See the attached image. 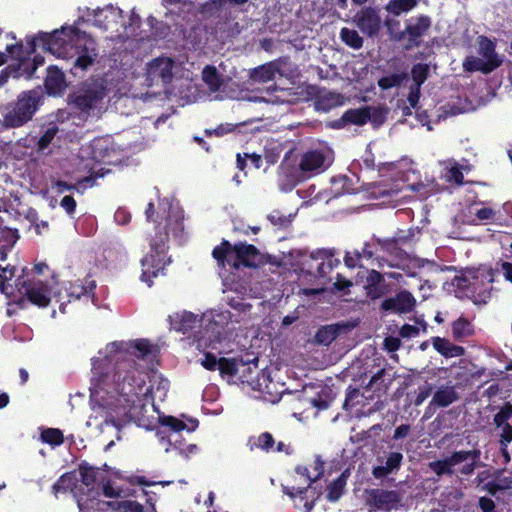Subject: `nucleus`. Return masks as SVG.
I'll list each match as a JSON object with an SVG mask.
<instances>
[{"mask_svg":"<svg viewBox=\"0 0 512 512\" xmlns=\"http://www.w3.org/2000/svg\"><path fill=\"white\" fill-rule=\"evenodd\" d=\"M155 357V346L145 339L111 342L98 352L92 359V412L87 427H95L104 433L105 427L112 426L120 440V431L126 424L131 421L138 425L145 423L147 404L158 411L155 400H165L169 381L162 374L152 372L150 386L145 387V369Z\"/></svg>","mask_w":512,"mask_h":512,"instance_id":"obj_1","label":"nucleus"},{"mask_svg":"<svg viewBox=\"0 0 512 512\" xmlns=\"http://www.w3.org/2000/svg\"><path fill=\"white\" fill-rule=\"evenodd\" d=\"M36 47H41L57 58L74 60L70 68L72 74L85 71L97 58L96 43L87 33L74 26H62L52 33L39 32L27 40V48L21 43L7 45L6 50L17 62L16 77L30 78L38 66L44 63L42 56L30 58Z\"/></svg>","mask_w":512,"mask_h":512,"instance_id":"obj_2","label":"nucleus"},{"mask_svg":"<svg viewBox=\"0 0 512 512\" xmlns=\"http://www.w3.org/2000/svg\"><path fill=\"white\" fill-rule=\"evenodd\" d=\"M232 320L228 311L209 310L201 315L189 311L176 312L169 316L171 327L186 333L196 327H203L205 334L197 340L199 349H216L223 338V327Z\"/></svg>","mask_w":512,"mask_h":512,"instance_id":"obj_3","label":"nucleus"},{"mask_svg":"<svg viewBox=\"0 0 512 512\" xmlns=\"http://www.w3.org/2000/svg\"><path fill=\"white\" fill-rule=\"evenodd\" d=\"M378 171L383 180L370 184L368 188L375 197L393 196L404 189L417 192L423 198L429 194L421 182H411L416 176V171L409 159L380 164Z\"/></svg>","mask_w":512,"mask_h":512,"instance_id":"obj_4","label":"nucleus"},{"mask_svg":"<svg viewBox=\"0 0 512 512\" xmlns=\"http://www.w3.org/2000/svg\"><path fill=\"white\" fill-rule=\"evenodd\" d=\"M14 267L1 268L0 290L9 298V305L16 304L24 308L27 303H32L39 307H45L51 300V288L39 279H31L17 283L18 295L12 291V286L8 284L14 276Z\"/></svg>","mask_w":512,"mask_h":512,"instance_id":"obj_5","label":"nucleus"},{"mask_svg":"<svg viewBox=\"0 0 512 512\" xmlns=\"http://www.w3.org/2000/svg\"><path fill=\"white\" fill-rule=\"evenodd\" d=\"M159 422L161 426L157 430L156 436L165 452L175 450L184 456L196 452L197 446L195 444L184 445L180 432L184 430L193 432L198 426L197 420L188 419L185 422L183 419L173 416H159Z\"/></svg>","mask_w":512,"mask_h":512,"instance_id":"obj_6","label":"nucleus"},{"mask_svg":"<svg viewBox=\"0 0 512 512\" xmlns=\"http://www.w3.org/2000/svg\"><path fill=\"white\" fill-rule=\"evenodd\" d=\"M493 273L491 269L481 266L466 269L457 278V287L476 304H485L491 296Z\"/></svg>","mask_w":512,"mask_h":512,"instance_id":"obj_7","label":"nucleus"},{"mask_svg":"<svg viewBox=\"0 0 512 512\" xmlns=\"http://www.w3.org/2000/svg\"><path fill=\"white\" fill-rule=\"evenodd\" d=\"M40 104V92L29 90L22 92L17 100L2 110L3 124L6 127H21L30 121Z\"/></svg>","mask_w":512,"mask_h":512,"instance_id":"obj_8","label":"nucleus"},{"mask_svg":"<svg viewBox=\"0 0 512 512\" xmlns=\"http://www.w3.org/2000/svg\"><path fill=\"white\" fill-rule=\"evenodd\" d=\"M212 255L219 265L225 266V262H227L235 269L240 266L254 267L259 261L257 248L242 242L232 246L228 241H223L221 245L213 249Z\"/></svg>","mask_w":512,"mask_h":512,"instance_id":"obj_9","label":"nucleus"},{"mask_svg":"<svg viewBox=\"0 0 512 512\" xmlns=\"http://www.w3.org/2000/svg\"><path fill=\"white\" fill-rule=\"evenodd\" d=\"M298 75L296 66L287 58H279L250 70L249 77L253 82L267 83L277 76L292 79Z\"/></svg>","mask_w":512,"mask_h":512,"instance_id":"obj_10","label":"nucleus"},{"mask_svg":"<svg viewBox=\"0 0 512 512\" xmlns=\"http://www.w3.org/2000/svg\"><path fill=\"white\" fill-rule=\"evenodd\" d=\"M146 77L151 84L159 81L169 84L175 77L189 78V71H182L172 58L161 56L147 63Z\"/></svg>","mask_w":512,"mask_h":512,"instance_id":"obj_11","label":"nucleus"},{"mask_svg":"<svg viewBox=\"0 0 512 512\" xmlns=\"http://www.w3.org/2000/svg\"><path fill=\"white\" fill-rule=\"evenodd\" d=\"M168 263L169 259L166 256V238L161 236L159 241H153L151 243V253L147 254L141 261V281L151 287L152 278L157 277Z\"/></svg>","mask_w":512,"mask_h":512,"instance_id":"obj_12","label":"nucleus"},{"mask_svg":"<svg viewBox=\"0 0 512 512\" xmlns=\"http://www.w3.org/2000/svg\"><path fill=\"white\" fill-rule=\"evenodd\" d=\"M295 471L299 478L304 480L306 487L283 486V492L294 500L297 507H303L304 512H310L317 498L315 490L310 487L315 482L311 478V469L306 466H298Z\"/></svg>","mask_w":512,"mask_h":512,"instance_id":"obj_13","label":"nucleus"},{"mask_svg":"<svg viewBox=\"0 0 512 512\" xmlns=\"http://www.w3.org/2000/svg\"><path fill=\"white\" fill-rule=\"evenodd\" d=\"M333 161V150L327 145H319L301 156L299 168L309 176L317 175L327 170Z\"/></svg>","mask_w":512,"mask_h":512,"instance_id":"obj_14","label":"nucleus"},{"mask_svg":"<svg viewBox=\"0 0 512 512\" xmlns=\"http://www.w3.org/2000/svg\"><path fill=\"white\" fill-rule=\"evenodd\" d=\"M122 19V10L120 8L108 5L102 9L90 10L85 8V13L80 15L74 23V27L84 22H91L94 26L108 30L116 27Z\"/></svg>","mask_w":512,"mask_h":512,"instance_id":"obj_15","label":"nucleus"},{"mask_svg":"<svg viewBox=\"0 0 512 512\" xmlns=\"http://www.w3.org/2000/svg\"><path fill=\"white\" fill-rule=\"evenodd\" d=\"M251 390L258 393L255 395L264 401L276 403L280 400L282 390L277 382L271 379L270 373L267 370H257L253 379L249 381L248 385Z\"/></svg>","mask_w":512,"mask_h":512,"instance_id":"obj_16","label":"nucleus"},{"mask_svg":"<svg viewBox=\"0 0 512 512\" xmlns=\"http://www.w3.org/2000/svg\"><path fill=\"white\" fill-rule=\"evenodd\" d=\"M367 504L374 511L390 512L402 507V496L396 490L373 489Z\"/></svg>","mask_w":512,"mask_h":512,"instance_id":"obj_17","label":"nucleus"},{"mask_svg":"<svg viewBox=\"0 0 512 512\" xmlns=\"http://www.w3.org/2000/svg\"><path fill=\"white\" fill-rule=\"evenodd\" d=\"M106 91L101 84H91L79 90L74 96V103L83 110L89 111L101 107Z\"/></svg>","mask_w":512,"mask_h":512,"instance_id":"obj_18","label":"nucleus"},{"mask_svg":"<svg viewBox=\"0 0 512 512\" xmlns=\"http://www.w3.org/2000/svg\"><path fill=\"white\" fill-rule=\"evenodd\" d=\"M91 158L96 163L116 165L120 162L116 145L109 139H96L90 144Z\"/></svg>","mask_w":512,"mask_h":512,"instance_id":"obj_19","label":"nucleus"},{"mask_svg":"<svg viewBox=\"0 0 512 512\" xmlns=\"http://www.w3.org/2000/svg\"><path fill=\"white\" fill-rule=\"evenodd\" d=\"M479 451H457L451 456L442 460L429 463V468L437 474V476L450 475L454 471V467L462 462L467 461L470 457L476 460L479 457Z\"/></svg>","mask_w":512,"mask_h":512,"instance_id":"obj_20","label":"nucleus"},{"mask_svg":"<svg viewBox=\"0 0 512 512\" xmlns=\"http://www.w3.org/2000/svg\"><path fill=\"white\" fill-rule=\"evenodd\" d=\"M494 424L498 431L499 443L512 442V404L504 405L494 416Z\"/></svg>","mask_w":512,"mask_h":512,"instance_id":"obj_21","label":"nucleus"},{"mask_svg":"<svg viewBox=\"0 0 512 512\" xmlns=\"http://www.w3.org/2000/svg\"><path fill=\"white\" fill-rule=\"evenodd\" d=\"M403 458L404 456L401 452H390L385 458H378V465L373 467L372 475L376 479H383L390 474L398 472Z\"/></svg>","mask_w":512,"mask_h":512,"instance_id":"obj_22","label":"nucleus"},{"mask_svg":"<svg viewBox=\"0 0 512 512\" xmlns=\"http://www.w3.org/2000/svg\"><path fill=\"white\" fill-rule=\"evenodd\" d=\"M354 22L368 36L377 34L381 25V19L377 11L371 8L363 9L357 13L354 17Z\"/></svg>","mask_w":512,"mask_h":512,"instance_id":"obj_23","label":"nucleus"},{"mask_svg":"<svg viewBox=\"0 0 512 512\" xmlns=\"http://www.w3.org/2000/svg\"><path fill=\"white\" fill-rule=\"evenodd\" d=\"M415 303L416 300L410 292L401 291L395 297L385 299L381 304V308L385 311L407 313L414 308Z\"/></svg>","mask_w":512,"mask_h":512,"instance_id":"obj_24","label":"nucleus"},{"mask_svg":"<svg viewBox=\"0 0 512 512\" xmlns=\"http://www.w3.org/2000/svg\"><path fill=\"white\" fill-rule=\"evenodd\" d=\"M458 398L459 396L454 386L441 385L433 393L428 409L447 407L457 401Z\"/></svg>","mask_w":512,"mask_h":512,"instance_id":"obj_25","label":"nucleus"},{"mask_svg":"<svg viewBox=\"0 0 512 512\" xmlns=\"http://www.w3.org/2000/svg\"><path fill=\"white\" fill-rule=\"evenodd\" d=\"M430 25L431 22L427 16L412 17L407 20L404 33L411 42L418 44V40L429 29Z\"/></svg>","mask_w":512,"mask_h":512,"instance_id":"obj_26","label":"nucleus"},{"mask_svg":"<svg viewBox=\"0 0 512 512\" xmlns=\"http://www.w3.org/2000/svg\"><path fill=\"white\" fill-rule=\"evenodd\" d=\"M160 207L163 210H166V208L169 209V215L167 219L169 229L174 235H178L183 230V211L177 205H173L167 199L160 203Z\"/></svg>","mask_w":512,"mask_h":512,"instance_id":"obj_27","label":"nucleus"},{"mask_svg":"<svg viewBox=\"0 0 512 512\" xmlns=\"http://www.w3.org/2000/svg\"><path fill=\"white\" fill-rule=\"evenodd\" d=\"M344 104V97L336 92L324 91L318 94L315 100V108L318 111L328 112L329 110Z\"/></svg>","mask_w":512,"mask_h":512,"instance_id":"obj_28","label":"nucleus"},{"mask_svg":"<svg viewBox=\"0 0 512 512\" xmlns=\"http://www.w3.org/2000/svg\"><path fill=\"white\" fill-rule=\"evenodd\" d=\"M65 77L61 70L51 66L48 68L47 77L45 79V87L49 94H60L65 88Z\"/></svg>","mask_w":512,"mask_h":512,"instance_id":"obj_29","label":"nucleus"},{"mask_svg":"<svg viewBox=\"0 0 512 512\" xmlns=\"http://www.w3.org/2000/svg\"><path fill=\"white\" fill-rule=\"evenodd\" d=\"M431 341L434 349L446 358L460 357L465 353L462 346L454 345L448 339L433 337Z\"/></svg>","mask_w":512,"mask_h":512,"instance_id":"obj_30","label":"nucleus"},{"mask_svg":"<svg viewBox=\"0 0 512 512\" xmlns=\"http://www.w3.org/2000/svg\"><path fill=\"white\" fill-rule=\"evenodd\" d=\"M478 45V53L480 55L479 57L485 59V61L492 62L494 68H497L501 65L502 60L495 52V45L491 40L481 36L479 37Z\"/></svg>","mask_w":512,"mask_h":512,"instance_id":"obj_31","label":"nucleus"},{"mask_svg":"<svg viewBox=\"0 0 512 512\" xmlns=\"http://www.w3.org/2000/svg\"><path fill=\"white\" fill-rule=\"evenodd\" d=\"M58 131V126L55 123H49L47 126H44L42 135L35 142L37 151L40 153L50 152L49 147L51 144H54Z\"/></svg>","mask_w":512,"mask_h":512,"instance_id":"obj_32","label":"nucleus"},{"mask_svg":"<svg viewBox=\"0 0 512 512\" xmlns=\"http://www.w3.org/2000/svg\"><path fill=\"white\" fill-rule=\"evenodd\" d=\"M370 111L371 109L369 107L350 109L342 115L340 122H342L343 125L348 123L355 125H364L370 120Z\"/></svg>","mask_w":512,"mask_h":512,"instance_id":"obj_33","label":"nucleus"},{"mask_svg":"<svg viewBox=\"0 0 512 512\" xmlns=\"http://www.w3.org/2000/svg\"><path fill=\"white\" fill-rule=\"evenodd\" d=\"M242 363L241 359H228L221 358L219 360V371L221 376L227 380L229 383H233L238 375L240 370V365Z\"/></svg>","mask_w":512,"mask_h":512,"instance_id":"obj_34","label":"nucleus"},{"mask_svg":"<svg viewBox=\"0 0 512 512\" xmlns=\"http://www.w3.org/2000/svg\"><path fill=\"white\" fill-rule=\"evenodd\" d=\"M275 440L269 432H263L258 436H252L248 439L247 445L251 451L261 449L265 452H274Z\"/></svg>","mask_w":512,"mask_h":512,"instance_id":"obj_35","label":"nucleus"},{"mask_svg":"<svg viewBox=\"0 0 512 512\" xmlns=\"http://www.w3.org/2000/svg\"><path fill=\"white\" fill-rule=\"evenodd\" d=\"M202 80L212 92L219 91L224 83L222 75H220L216 67L207 65L202 70Z\"/></svg>","mask_w":512,"mask_h":512,"instance_id":"obj_36","label":"nucleus"},{"mask_svg":"<svg viewBox=\"0 0 512 512\" xmlns=\"http://www.w3.org/2000/svg\"><path fill=\"white\" fill-rule=\"evenodd\" d=\"M96 288V283L92 279H86L85 283L77 281L70 284L69 297L74 299H80L82 296L91 295L93 297V290Z\"/></svg>","mask_w":512,"mask_h":512,"instance_id":"obj_37","label":"nucleus"},{"mask_svg":"<svg viewBox=\"0 0 512 512\" xmlns=\"http://www.w3.org/2000/svg\"><path fill=\"white\" fill-rule=\"evenodd\" d=\"M463 67L468 72L480 71L483 73H489L496 69L493 67L492 62L485 61V59L476 56L467 57L463 62Z\"/></svg>","mask_w":512,"mask_h":512,"instance_id":"obj_38","label":"nucleus"},{"mask_svg":"<svg viewBox=\"0 0 512 512\" xmlns=\"http://www.w3.org/2000/svg\"><path fill=\"white\" fill-rule=\"evenodd\" d=\"M240 365V370L238 372V375L234 381V384H247L249 385V381H251L257 373L258 366H257V360L254 359L252 362H244L242 360V363Z\"/></svg>","mask_w":512,"mask_h":512,"instance_id":"obj_39","label":"nucleus"},{"mask_svg":"<svg viewBox=\"0 0 512 512\" xmlns=\"http://www.w3.org/2000/svg\"><path fill=\"white\" fill-rule=\"evenodd\" d=\"M348 471H344L336 480H334L327 488V498L329 501H337L343 494L348 478Z\"/></svg>","mask_w":512,"mask_h":512,"instance_id":"obj_40","label":"nucleus"},{"mask_svg":"<svg viewBox=\"0 0 512 512\" xmlns=\"http://www.w3.org/2000/svg\"><path fill=\"white\" fill-rule=\"evenodd\" d=\"M473 332V325L465 318L460 317L452 324V335L456 340L469 337Z\"/></svg>","mask_w":512,"mask_h":512,"instance_id":"obj_41","label":"nucleus"},{"mask_svg":"<svg viewBox=\"0 0 512 512\" xmlns=\"http://www.w3.org/2000/svg\"><path fill=\"white\" fill-rule=\"evenodd\" d=\"M407 78L406 73H393L386 76L381 77L378 80V86L382 90L391 89L394 87H399Z\"/></svg>","mask_w":512,"mask_h":512,"instance_id":"obj_42","label":"nucleus"},{"mask_svg":"<svg viewBox=\"0 0 512 512\" xmlns=\"http://www.w3.org/2000/svg\"><path fill=\"white\" fill-rule=\"evenodd\" d=\"M417 4V0H390L386 9L394 15L412 10Z\"/></svg>","mask_w":512,"mask_h":512,"instance_id":"obj_43","label":"nucleus"},{"mask_svg":"<svg viewBox=\"0 0 512 512\" xmlns=\"http://www.w3.org/2000/svg\"><path fill=\"white\" fill-rule=\"evenodd\" d=\"M341 40L353 49H360L363 46V39L360 37L357 31L342 28L340 32Z\"/></svg>","mask_w":512,"mask_h":512,"instance_id":"obj_44","label":"nucleus"},{"mask_svg":"<svg viewBox=\"0 0 512 512\" xmlns=\"http://www.w3.org/2000/svg\"><path fill=\"white\" fill-rule=\"evenodd\" d=\"M75 485V476L71 473L63 474L57 482L53 485L52 490L55 496L59 493H64L72 490Z\"/></svg>","mask_w":512,"mask_h":512,"instance_id":"obj_45","label":"nucleus"},{"mask_svg":"<svg viewBox=\"0 0 512 512\" xmlns=\"http://www.w3.org/2000/svg\"><path fill=\"white\" fill-rule=\"evenodd\" d=\"M41 440L50 445L58 446L63 443L64 437L61 430L56 428H47L42 431Z\"/></svg>","mask_w":512,"mask_h":512,"instance_id":"obj_46","label":"nucleus"},{"mask_svg":"<svg viewBox=\"0 0 512 512\" xmlns=\"http://www.w3.org/2000/svg\"><path fill=\"white\" fill-rule=\"evenodd\" d=\"M429 67L426 64L418 63L412 67L411 75L413 79L412 85L421 86L427 79Z\"/></svg>","mask_w":512,"mask_h":512,"instance_id":"obj_47","label":"nucleus"},{"mask_svg":"<svg viewBox=\"0 0 512 512\" xmlns=\"http://www.w3.org/2000/svg\"><path fill=\"white\" fill-rule=\"evenodd\" d=\"M385 375V369L379 370L375 375L372 376L368 386L374 390L385 391L388 388V384L391 382V379H388V383L385 382Z\"/></svg>","mask_w":512,"mask_h":512,"instance_id":"obj_48","label":"nucleus"},{"mask_svg":"<svg viewBox=\"0 0 512 512\" xmlns=\"http://www.w3.org/2000/svg\"><path fill=\"white\" fill-rule=\"evenodd\" d=\"M267 218L271 222V224H273L274 226L286 227L292 222L293 215L292 214L284 215L280 211L275 210V211H272L267 216Z\"/></svg>","mask_w":512,"mask_h":512,"instance_id":"obj_49","label":"nucleus"},{"mask_svg":"<svg viewBox=\"0 0 512 512\" xmlns=\"http://www.w3.org/2000/svg\"><path fill=\"white\" fill-rule=\"evenodd\" d=\"M446 169V177L449 181H452L456 184H461L463 182V173L456 162L448 161Z\"/></svg>","mask_w":512,"mask_h":512,"instance_id":"obj_50","label":"nucleus"},{"mask_svg":"<svg viewBox=\"0 0 512 512\" xmlns=\"http://www.w3.org/2000/svg\"><path fill=\"white\" fill-rule=\"evenodd\" d=\"M335 339V330L332 327H323L316 334V341L328 345Z\"/></svg>","mask_w":512,"mask_h":512,"instance_id":"obj_51","label":"nucleus"},{"mask_svg":"<svg viewBox=\"0 0 512 512\" xmlns=\"http://www.w3.org/2000/svg\"><path fill=\"white\" fill-rule=\"evenodd\" d=\"M103 493L108 498H118L122 496H126L127 494L124 493L122 489L119 487L114 486L112 483L107 482L103 486Z\"/></svg>","mask_w":512,"mask_h":512,"instance_id":"obj_52","label":"nucleus"},{"mask_svg":"<svg viewBox=\"0 0 512 512\" xmlns=\"http://www.w3.org/2000/svg\"><path fill=\"white\" fill-rule=\"evenodd\" d=\"M228 304L235 311L242 312L244 314L249 312L252 308V306L249 303H247V302L243 301V299H239V298L229 299Z\"/></svg>","mask_w":512,"mask_h":512,"instance_id":"obj_53","label":"nucleus"},{"mask_svg":"<svg viewBox=\"0 0 512 512\" xmlns=\"http://www.w3.org/2000/svg\"><path fill=\"white\" fill-rule=\"evenodd\" d=\"M432 390L433 388L430 384H425L420 387L414 401L415 405L420 406L428 397L431 396Z\"/></svg>","mask_w":512,"mask_h":512,"instance_id":"obj_54","label":"nucleus"},{"mask_svg":"<svg viewBox=\"0 0 512 512\" xmlns=\"http://www.w3.org/2000/svg\"><path fill=\"white\" fill-rule=\"evenodd\" d=\"M421 86L411 85L407 97L410 108L415 109L419 103Z\"/></svg>","mask_w":512,"mask_h":512,"instance_id":"obj_55","label":"nucleus"},{"mask_svg":"<svg viewBox=\"0 0 512 512\" xmlns=\"http://www.w3.org/2000/svg\"><path fill=\"white\" fill-rule=\"evenodd\" d=\"M361 260V254L359 251L355 250L352 252H347L344 257V263L348 268H355L359 265Z\"/></svg>","mask_w":512,"mask_h":512,"instance_id":"obj_56","label":"nucleus"},{"mask_svg":"<svg viewBox=\"0 0 512 512\" xmlns=\"http://www.w3.org/2000/svg\"><path fill=\"white\" fill-rule=\"evenodd\" d=\"M311 478L315 481L318 480L324 474V462L321 460L319 456H317L313 462L311 467Z\"/></svg>","mask_w":512,"mask_h":512,"instance_id":"obj_57","label":"nucleus"},{"mask_svg":"<svg viewBox=\"0 0 512 512\" xmlns=\"http://www.w3.org/2000/svg\"><path fill=\"white\" fill-rule=\"evenodd\" d=\"M475 215L480 221H489L494 218L495 212L490 207H481L475 210Z\"/></svg>","mask_w":512,"mask_h":512,"instance_id":"obj_58","label":"nucleus"},{"mask_svg":"<svg viewBox=\"0 0 512 512\" xmlns=\"http://www.w3.org/2000/svg\"><path fill=\"white\" fill-rule=\"evenodd\" d=\"M362 397V394L358 389H352L350 390L347 395L344 402L345 407H354L356 404L359 403V398Z\"/></svg>","mask_w":512,"mask_h":512,"instance_id":"obj_59","label":"nucleus"},{"mask_svg":"<svg viewBox=\"0 0 512 512\" xmlns=\"http://www.w3.org/2000/svg\"><path fill=\"white\" fill-rule=\"evenodd\" d=\"M496 270L501 272L506 280L512 282V263L502 261L497 264Z\"/></svg>","mask_w":512,"mask_h":512,"instance_id":"obj_60","label":"nucleus"},{"mask_svg":"<svg viewBox=\"0 0 512 512\" xmlns=\"http://www.w3.org/2000/svg\"><path fill=\"white\" fill-rule=\"evenodd\" d=\"M366 294L371 299H378L384 294V290L380 285H365Z\"/></svg>","mask_w":512,"mask_h":512,"instance_id":"obj_61","label":"nucleus"},{"mask_svg":"<svg viewBox=\"0 0 512 512\" xmlns=\"http://www.w3.org/2000/svg\"><path fill=\"white\" fill-rule=\"evenodd\" d=\"M419 331V327L410 324H405L400 329V336L403 338H412L417 336L419 334Z\"/></svg>","mask_w":512,"mask_h":512,"instance_id":"obj_62","label":"nucleus"},{"mask_svg":"<svg viewBox=\"0 0 512 512\" xmlns=\"http://www.w3.org/2000/svg\"><path fill=\"white\" fill-rule=\"evenodd\" d=\"M114 219L118 224L125 225L130 222L131 215L126 209L119 208L114 214Z\"/></svg>","mask_w":512,"mask_h":512,"instance_id":"obj_63","label":"nucleus"},{"mask_svg":"<svg viewBox=\"0 0 512 512\" xmlns=\"http://www.w3.org/2000/svg\"><path fill=\"white\" fill-rule=\"evenodd\" d=\"M121 507L126 511V512H143L144 511V508L141 504L135 502V501H123L121 503Z\"/></svg>","mask_w":512,"mask_h":512,"instance_id":"obj_64","label":"nucleus"}]
</instances>
